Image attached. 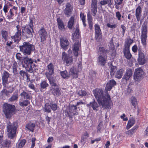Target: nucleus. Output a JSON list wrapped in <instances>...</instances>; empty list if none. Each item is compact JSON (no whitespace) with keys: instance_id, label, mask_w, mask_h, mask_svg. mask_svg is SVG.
Here are the masks:
<instances>
[{"instance_id":"nucleus-27","label":"nucleus","mask_w":148,"mask_h":148,"mask_svg":"<svg viewBox=\"0 0 148 148\" xmlns=\"http://www.w3.org/2000/svg\"><path fill=\"white\" fill-rule=\"evenodd\" d=\"M132 70L128 69L126 71V73L124 75L123 78L126 81H128L132 75Z\"/></svg>"},{"instance_id":"nucleus-3","label":"nucleus","mask_w":148,"mask_h":148,"mask_svg":"<svg viewBox=\"0 0 148 148\" xmlns=\"http://www.w3.org/2000/svg\"><path fill=\"white\" fill-rule=\"evenodd\" d=\"M23 61L25 64L22 66L25 68L26 70L29 72L32 73L35 71L36 65L34 64L32 59L28 57H25Z\"/></svg>"},{"instance_id":"nucleus-54","label":"nucleus","mask_w":148,"mask_h":148,"mask_svg":"<svg viewBox=\"0 0 148 148\" xmlns=\"http://www.w3.org/2000/svg\"><path fill=\"white\" fill-rule=\"evenodd\" d=\"M91 10L93 13L92 15L95 16L97 12V7H91Z\"/></svg>"},{"instance_id":"nucleus-19","label":"nucleus","mask_w":148,"mask_h":148,"mask_svg":"<svg viewBox=\"0 0 148 148\" xmlns=\"http://www.w3.org/2000/svg\"><path fill=\"white\" fill-rule=\"evenodd\" d=\"M60 46L64 50L67 49V47L69 45V42L65 38H60Z\"/></svg>"},{"instance_id":"nucleus-57","label":"nucleus","mask_w":148,"mask_h":148,"mask_svg":"<svg viewBox=\"0 0 148 148\" xmlns=\"http://www.w3.org/2000/svg\"><path fill=\"white\" fill-rule=\"evenodd\" d=\"M107 26L110 28H115L117 27L116 24H115L113 25H111L110 23H108L107 24Z\"/></svg>"},{"instance_id":"nucleus-46","label":"nucleus","mask_w":148,"mask_h":148,"mask_svg":"<svg viewBox=\"0 0 148 148\" xmlns=\"http://www.w3.org/2000/svg\"><path fill=\"white\" fill-rule=\"evenodd\" d=\"M147 35H141V40L142 43L144 45L146 44Z\"/></svg>"},{"instance_id":"nucleus-13","label":"nucleus","mask_w":148,"mask_h":148,"mask_svg":"<svg viewBox=\"0 0 148 148\" xmlns=\"http://www.w3.org/2000/svg\"><path fill=\"white\" fill-rule=\"evenodd\" d=\"M10 74L7 71H3L2 75V84L5 87L7 88L8 83V79L9 77Z\"/></svg>"},{"instance_id":"nucleus-35","label":"nucleus","mask_w":148,"mask_h":148,"mask_svg":"<svg viewBox=\"0 0 148 148\" xmlns=\"http://www.w3.org/2000/svg\"><path fill=\"white\" fill-rule=\"evenodd\" d=\"M13 12L14 10L13 9H10L8 13V14L7 16V19L8 20L10 21L11 19H13L12 17L14 15Z\"/></svg>"},{"instance_id":"nucleus-29","label":"nucleus","mask_w":148,"mask_h":148,"mask_svg":"<svg viewBox=\"0 0 148 148\" xmlns=\"http://www.w3.org/2000/svg\"><path fill=\"white\" fill-rule=\"evenodd\" d=\"M35 126V123L30 122L27 124L26 125L25 127L29 130L33 132L34 130V128Z\"/></svg>"},{"instance_id":"nucleus-2","label":"nucleus","mask_w":148,"mask_h":148,"mask_svg":"<svg viewBox=\"0 0 148 148\" xmlns=\"http://www.w3.org/2000/svg\"><path fill=\"white\" fill-rule=\"evenodd\" d=\"M72 36L73 40H78L76 41L72 46V49L74 56H77L80 51L79 40L80 37L78 29H76L75 33L73 34Z\"/></svg>"},{"instance_id":"nucleus-59","label":"nucleus","mask_w":148,"mask_h":148,"mask_svg":"<svg viewBox=\"0 0 148 148\" xmlns=\"http://www.w3.org/2000/svg\"><path fill=\"white\" fill-rule=\"evenodd\" d=\"M97 7V0H92L91 7Z\"/></svg>"},{"instance_id":"nucleus-14","label":"nucleus","mask_w":148,"mask_h":148,"mask_svg":"<svg viewBox=\"0 0 148 148\" xmlns=\"http://www.w3.org/2000/svg\"><path fill=\"white\" fill-rule=\"evenodd\" d=\"M81 104H82L84 103L80 101L77 102L76 105H73L72 106V109L73 110V111H72V110H70L69 112H68V114L69 117H72L75 115L78 114V112H76L75 111L77 109V106H79Z\"/></svg>"},{"instance_id":"nucleus-45","label":"nucleus","mask_w":148,"mask_h":148,"mask_svg":"<svg viewBox=\"0 0 148 148\" xmlns=\"http://www.w3.org/2000/svg\"><path fill=\"white\" fill-rule=\"evenodd\" d=\"M18 98V95H13L8 99V101L10 102H13L14 101H16L17 100Z\"/></svg>"},{"instance_id":"nucleus-40","label":"nucleus","mask_w":148,"mask_h":148,"mask_svg":"<svg viewBox=\"0 0 148 148\" xmlns=\"http://www.w3.org/2000/svg\"><path fill=\"white\" fill-rule=\"evenodd\" d=\"M110 2L107 0H103L101 1L99 3H98V4L100 6L102 5H104L108 4L109 6L111 5H110Z\"/></svg>"},{"instance_id":"nucleus-53","label":"nucleus","mask_w":148,"mask_h":148,"mask_svg":"<svg viewBox=\"0 0 148 148\" xmlns=\"http://www.w3.org/2000/svg\"><path fill=\"white\" fill-rule=\"evenodd\" d=\"M116 70V67L115 66H111L110 74L112 76L114 75L115 72Z\"/></svg>"},{"instance_id":"nucleus-6","label":"nucleus","mask_w":148,"mask_h":148,"mask_svg":"<svg viewBox=\"0 0 148 148\" xmlns=\"http://www.w3.org/2000/svg\"><path fill=\"white\" fill-rule=\"evenodd\" d=\"M20 51L25 55H30L34 49V46L28 42H24L23 45L19 46Z\"/></svg>"},{"instance_id":"nucleus-10","label":"nucleus","mask_w":148,"mask_h":148,"mask_svg":"<svg viewBox=\"0 0 148 148\" xmlns=\"http://www.w3.org/2000/svg\"><path fill=\"white\" fill-rule=\"evenodd\" d=\"M62 58L63 62H65L66 64H70L72 63V56L68 55L64 52H63L62 53Z\"/></svg>"},{"instance_id":"nucleus-26","label":"nucleus","mask_w":148,"mask_h":148,"mask_svg":"<svg viewBox=\"0 0 148 148\" xmlns=\"http://www.w3.org/2000/svg\"><path fill=\"white\" fill-rule=\"evenodd\" d=\"M72 8L71 5L69 3H67L66 5V7L64 10L65 14L67 15H69L72 11Z\"/></svg>"},{"instance_id":"nucleus-50","label":"nucleus","mask_w":148,"mask_h":148,"mask_svg":"<svg viewBox=\"0 0 148 148\" xmlns=\"http://www.w3.org/2000/svg\"><path fill=\"white\" fill-rule=\"evenodd\" d=\"M51 106L48 103H47L45 104V112H51Z\"/></svg>"},{"instance_id":"nucleus-62","label":"nucleus","mask_w":148,"mask_h":148,"mask_svg":"<svg viewBox=\"0 0 148 148\" xmlns=\"http://www.w3.org/2000/svg\"><path fill=\"white\" fill-rule=\"evenodd\" d=\"M8 6L6 5H4V6L3 7V10L4 12L6 13L8 12Z\"/></svg>"},{"instance_id":"nucleus-16","label":"nucleus","mask_w":148,"mask_h":148,"mask_svg":"<svg viewBox=\"0 0 148 148\" xmlns=\"http://www.w3.org/2000/svg\"><path fill=\"white\" fill-rule=\"evenodd\" d=\"M138 58V61L140 65L144 64L146 62L145 57L144 54L140 51H139Z\"/></svg>"},{"instance_id":"nucleus-9","label":"nucleus","mask_w":148,"mask_h":148,"mask_svg":"<svg viewBox=\"0 0 148 148\" xmlns=\"http://www.w3.org/2000/svg\"><path fill=\"white\" fill-rule=\"evenodd\" d=\"M38 33L40 38V42L44 44L47 36V32L44 28L42 27L39 30Z\"/></svg>"},{"instance_id":"nucleus-1","label":"nucleus","mask_w":148,"mask_h":148,"mask_svg":"<svg viewBox=\"0 0 148 148\" xmlns=\"http://www.w3.org/2000/svg\"><path fill=\"white\" fill-rule=\"evenodd\" d=\"M116 84V82L114 80L112 79L109 81L106 85L104 95L103 94V91L101 89H98L93 90L95 97L99 105L102 108H107L110 107V104L111 100L107 92L110 90Z\"/></svg>"},{"instance_id":"nucleus-56","label":"nucleus","mask_w":148,"mask_h":148,"mask_svg":"<svg viewBox=\"0 0 148 148\" xmlns=\"http://www.w3.org/2000/svg\"><path fill=\"white\" fill-rule=\"evenodd\" d=\"M19 74L20 75L23 77L27 75V73L25 71H24L23 70H21L19 72Z\"/></svg>"},{"instance_id":"nucleus-41","label":"nucleus","mask_w":148,"mask_h":148,"mask_svg":"<svg viewBox=\"0 0 148 148\" xmlns=\"http://www.w3.org/2000/svg\"><path fill=\"white\" fill-rule=\"evenodd\" d=\"M48 86L49 84L45 81H42L40 84V88L42 89L46 88Z\"/></svg>"},{"instance_id":"nucleus-11","label":"nucleus","mask_w":148,"mask_h":148,"mask_svg":"<svg viewBox=\"0 0 148 148\" xmlns=\"http://www.w3.org/2000/svg\"><path fill=\"white\" fill-rule=\"evenodd\" d=\"M107 56L106 55H99L97 58L98 64L104 66L107 61Z\"/></svg>"},{"instance_id":"nucleus-60","label":"nucleus","mask_w":148,"mask_h":148,"mask_svg":"<svg viewBox=\"0 0 148 148\" xmlns=\"http://www.w3.org/2000/svg\"><path fill=\"white\" fill-rule=\"evenodd\" d=\"M80 18L82 21H85V16L84 15V14L81 12L80 14Z\"/></svg>"},{"instance_id":"nucleus-37","label":"nucleus","mask_w":148,"mask_h":148,"mask_svg":"<svg viewBox=\"0 0 148 148\" xmlns=\"http://www.w3.org/2000/svg\"><path fill=\"white\" fill-rule=\"evenodd\" d=\"M47 77L48 79L50 84L51 85V86L50 87H52L53 86V88H54L57 86L54 81L51 78V76H47Z\"/></svg>"},{"instance_id":"nucleus-48","label":"nucleus","mask_w":148,"mask_h":148,"mask_svg":"<svg viewBox=\"0 0 148 148\" xmlns=\"http://www.w3.org/2000/svg\"><path fill=\"white\" fill-rule=\"evenodd\" d=\"M131 102L132 105L135 107L137 103V100L136 98L134 97H132L131 98Z\"/></svg>"},{"instance_id":"nucleus-47","label":"nucleus","mask_w":148,"mask_h":148,"mask_svg":"<svg viewBox=\"0 0 148 148\" xmlns=\"http://www.w3.org/2000/svg\"><path fill=\"white\" fill-rule=\"evenodd\" d=\"M61 74L62 77L64 78H68L69 76V74L66 71L61 72Z\"/></svg>"},{"instance_id":"nucleus-7","label":"nucleus","mask_w":148,"mask_h":148,"mask_svg":"<svg viewBox=\"0 0 148 148\" xmlns=\"http://www.w3.org/2000/svg\"><path fill=\"white\" fill-rule=\"evenodd\" d=\"M16 31L14 36H12V39H13L15 42H18L21 37V27L19 25L16 26Z\"/></svg>"},{"instance_id":"nucleus-21","label":"nucleus","mask_w":148,"mask_h":148,"mask_svg":"<svg viewBox=\"0 0 148 148\" xmlns=\"http://www.w3.org/2000/svg\"><path fill=\"white\" fill-rule=\"evenodd\" d=\"M142 9L140 6H138L136 10L135 16L138 22H139L141 18Z\"/></svg>"},{"instance_id":"nucleus-12","label":"nucleus","mask_w":148,"mask_h":148,"mask_svg":"<svg viewBox=\"0 0 148 148\" xmlns=\"http://www.w3.org/2000/svg\"><path fill=\"white\" fill-rule=\"evenodd\" d=\"M143 71L141 68L136 69L134 76V79L136 81L140 80L143 76Z\"/></svg>"},{"instance_id":"nucleus-58","label":"nucleus","mask_w":148,"mask_h":148,"mask_svg":"<svg viewBox=\"0 0 148 148\" xmlns=\"http://www.w3.org/2000/svg\"><path fill=\"white\" fill-rule=\"evenodd\" d=\"M51 106V108L53 111H55L57 108V105L56 104H52Z\"/></svg>"},{"instance_id":"nucleus-64","label":"nucleus","mask_w":148,"mask_h":148,"mask_svg":"<svg viewBox=\"0 0 148 148\" xmlns=\"http://www.w3.org/2000/svg\"><path fill=\"white\" fill-rule=\"evenodd\" d=\"M132 50L134 52H136L137 51V47L136 45H134V46L132 48Z\"/></svg>"},{"instance_id":"nucleus-33","label":"nucleus","mask_w":148,"mask_h":148,"mask_svg":"<svg viewBox=\"0 0 148 148\" xmlns=\"http://www.w3.org/2000/svg\"><path fill=\"white\" fill-rule=\"evenodd\" d=\"M135 120L133 118L130 119L128 122L126 126V129L127 130L129 129L135 123Z\"/></svg>"},{"instance_id":"nucleus-43","label":"nucleus","mask_w":148,"mask_h":148,"mask_svg":"<svg viewBox=\"0 0 148 148\" xmlns=\"http://www.w3.org/2000/svg\"><path fill=\"white\" fill-rule=\"evenodd\" d=\"M20 95L24 99H29L30 97V96L29 94L24 91H23L22 93Z\"/></svg>"},{"instance_id":"nucleus-5","label":"nucleus","mask_w":148,"mask_h":148,"mask_svg":"<svg viewBox=\"0 0 148 148\" xmlns=\"http://www.w3.org/2000/svg\"><path fill=\"white\" fill-rule=\"evenodd\" d=\"M6 127L8 137L13 139L16 136L18 127L17 123L16 122L11 123L9 122L7 123Z\"/></svg>"},{"instance_id":"nucleus-52","label":"nucleus","mask_w":148,"mask_h":148,"mask_svg":"<svg viewBox=\"0 0 148 148\" xmlns=\"http://www.w3.org/2000/svg\"><path fill=\"white\" fill-rule=\"evenodd\" d=\"M78 95L80 96H85L86 95L87 93L85 90H79L77 92Z\"/></svg>"},{"instance_id":"nucleus-30","label":"nucleus","mask_w":148,"mask_h":148,"mask_svg":"<svg viewBox=\"0 0 148 148\" xmlns=\"http://www.w3.org/2000/svg\"><path fill=\"white\" fill-rule=\"evenodd\" d=\"M74 17L73 16L71 17L69 19L67 25L68 28L69 29H72L74 25Z\"/></svg>"},{"instance_id":"nucleus-25","label":"nucleus","mask_w":148,"mask_h":148,"mask_svg":"<svg viewBox=\"0 0 148 148\" xmlns=\"http://www.w3.org/2000/svg\"><path fill=\"white\" fill-rule=\"evenodd\" d=\"M97 51L99 55H106V54L109 52L108 50L106 49L104 47L100 46L97 49Z\"/></svg>"},{"instance_id":"nucleus-42","label":"nucleus","mask_w":148,"mask_h":148,"mask_svg":"<svg viewBox=\"0 0 148 148\" xmlns=\"http://www.w3.org/2000/svg\"><path fill=\"white\" fill-rule=\"evenodd\" d=\"M11 142L10 140H4L3 143V145L5 147H9L10 146Z\"/></svg>"},{"instance_id":"nucleus-17","label":"nucleus","mask_w":148,"mask_h":148,"mask_svg":"<svg viewBox=\"0 0 148 148\" xmlns=\"http://www.w3.org/2000/svg\"><path fill=\"white\" fill-rule=\"evenodd\" d=\"M47 72L45 73V75L47 76H50L54 73V66L52 63H50L47 66L46 69Z\"/></svg>"},{"instance_id":"nucleus-18","label":"nucleus","mask_w":148,"mask_h":148,"mask_svg":"<svg viewBox=\"0 0 148 148\" xmlns=\"http://www.w3.org/2000/svg\"><path fill=\"white\" fill-rule=\"evenodd\" d=\"M95 38L99 39L101 37V32L100 26L97 24H95Z\"/></svg>"},{"instance_id":"nucleus-22","label":"nucleus","mask_w":148,"mask_h":148,"mask_svg":"<svg viewBox=\"0 0 148 148\" xmlns=\"http://www.w3.org/2000/svg\"><path fill=\"white\" fill-rule=\"evenodd\" d=\"M57 24L59 30L64 31L65 30V26L63 21L60 18H58Z\"/></svg>"},{"instance_id":"nucleus-31","label":"nucleus","mask_w":148,"mask_h":148,"mask_svg":"<svg viewBox=\"0 0 148 148\" xmlns=\"http://www.w3.org/2000/svg\"><path fill=\"white\" fill-rule=\"evenodd\" d=\"M133 42V40L130 39H127L125 43L124 49H130V46Z\"/></svg>"},{"instance_id":"nucleus-32","label":"nucleus","mask_w":148,"mask_h":148,"mask_svg":"<svg viewBox=\"0 0 148 148\" xmlns=\"http://www.w3.org/2000/svg\"><path fill=\"white\" fill-rule=\"evenodd\" d=\"M129 49H130L124 48L123 50L125 56L127 59H130L132 56V55L130 53Z\"/></svg>"},{"instance_id":"nucleus-20","label":"nucleus","mask_w":148,"mask_h":148,"mask_svg":"<svg viewBox=\"0 0 148 148\" xmlns=\"http://www.w3.org/2000/svg\"><path fill=\"white\" fill-rule=\"evenodd\" d=\"M50 87V90L52 94L54 96L58 97L61 95V92L58 86L53 88Z\"/></svg>"},{"instance_id":"nucleus-44","label":"nucleus","mask_w":148,"mask_h":148,"mask_svg":"<svg viewBox=\"0 0 148 148\" xmlns=\"http://www.w3.org/2000/svg\"><path fill=\"white\" fill-rule=\"evenodd\" d=\"M123 0H116L114 1L115 6V8L116 9H119V5L121 4Z\"/></svg>"},{"instance_id":"nucleus-34","label":"nucleus","mask_w":148,"mask_h":148,"mask_svg":"<svg viewBox=\"0 0 148 148\" xmlns=\"http://www.w3.org/2000/svg\"><path fill=\"white\" fill-rule=\"evenodd\" d=\"M124 71V70L123 69L117 71L116 73L115 77L118 79L121 78L123 75Z\"/></svg>"},{"instance_id":"nucleus-36","label":"nucleus","mask_w":148,"mask_h":148,"mask_svg":"<svg viewBox=\"0 0 148 148\" xmlns=\"http://www.w3.org/2000/svg\"><path fill=\"white\" fill-rule=\"evenodd\" d=\"M90 105L93 108V110H97V108L98 107L99 105L96 101L94 100L92 102H91L90 103Z\"/></svg>"},{"instance_id":"nucleus-61","label":"nucleus","mask_w":148,"mask_h":148,"mask_svg":"<svg viewBox=\"0 0 148 148\" xmlns=\"http://www.w3.org/2000/svg\"><path fill=\"white\" fill-rule=\"evenodd\" d=\"M22 56L20 53H17L16 54V58L18 60H20L22 58Z\"/></svg>"},{"instance_id":"nucleus-28","label":"nucleus","mask_w":148,"mask_h":148,"mask_svg":"<svg viewBox=\"0 0 148 148\" xmlns=\"http://www.w3.org/2000/svg\"><path fill=\"white\" fill-rule=\"evenodd\" d=\"M17 64L16 62H14L13 63L12 68L13 69V73L14 74L13 76L15 77H18V73L17 69Z\"/></svg>"},{"instance_id":"nucleus-49","label":"nucleus","mask_w":148,"mask_h":148,"mask_svg":"<svg viewBox=\"0 0 148 148\" xmlns=\"http://www.w3.org/2000/svg\"><path fill=\"white\" fill-rule=\"evenodd\" d=\"M1 35L3 38L5 40L8 39V32L5 31H1Z\"/></svg>"},{"instance_id":"nucleus-51","label":"nucleus","mask_w":148,"mask_h":148,"mask_svg":"<svg viewBox=\"0 0 148 148\" xmlns=\"http://www.w3.org/2000/svg\"><path fill=\"white\" fill-rule=\"evenodd\" d=\"M142 35H147V26L144 24L142 27Z\"/></svg>"},{"instance_id":"nucleus-55","label":"nucleus","mask_w":148,"mask_h":148,"mask_svg":"<svg viewBox=\"0 0 148 148\" xmlns=\"http://www.w3.org/2000/svg\"><path fill=\"white\" fill-rule=\"evenodd\" d=\"M116 17L117 18L118 20L119 21L121 20V15L119 11L116 12Z\"/></svg>"},{"instance_id":"nucleus-15","label":"nucleus","mask_w":148,"mask_h":148,"mask_svg":"<svg viewBox=\"0 0 148 148\" xmlns=\"http://www.w3.org/2000/svg\"><path fill=\"white\" fill-rule=\"evenodd\" d=\"M31 29L32 31H33V28L29 27L27 26L24 29L25 32L22 31L23 35L25 36L26 38L32 37V34L30 30Z\"/></svg>"},{"instance_id":"nucleus-63","label":"nucleus","mask_w":148,"mask_h":148,"mask_svg":"<svg viewBox=\"0 0 148 148\" xmlns=\"http://www.w3.org/2000/svg\"><path fill=\"white\" fill-rule=\"evenodd\" d=\"M121 119H123L124 121H127V117H126L125 115L123 114L121 116Z\"/></svg>"},{"instance_id":"nucleus-4","label":"nucleus","mask_w":148,"mask_h":148,"mask_svg":"<svg viewBox=\"0 0 148 148\" xmlns=\"http://www.w3.org/2000/svg\"><path fill=\"white\" fill-rule=\"evenodd\" d=\"M15 106L7 103H4L3 105V111L5 118L9 119L13 115L15 111Z\"/></svg>"},{"instance_id":"nucleus-39","label":"nucleus","mask_w":148,"mask_h":148,"mask_svg":"<svg viewBox=\"0 0 148 148\" xmlns=\"http://www.w3.org/2000/svg\"><path fill=\"white\" fill-rule=\"evenodd\" d=\"M26 142V140H23L20 142H18L17 145V147L18 148H21L24 145Z\"/></svg>"},{"instance_id":"nucleus-23","label":"nucleus","mask_w":148,"mask_h":148,"mask_svg":"<svg viewBox=\"0 0 148 148\" xmlns=\"http://www.w3.org/2000/svg\"><path fill=\"white\" fill-rule=\"evenodd\" d=\"M12 92L5 89H3L0 92V96L2 99H4L6 97H9L10 95V93Z\"/></svg>"},{"instance_id":"nucleus-38","label":"nucleus","mask_w":148,"mask_h":148,"mask_svg":"<svg viewBox=\"0 0 148 148\" xmlns=\"http://www.w3.org/2000/svg\"><path fill=\"white\" fill-rule=\"evenodd\" d=\"M29 103V101L27 100H25L23 101H20L19 102L20 106L23 107L27 106Z\"/></svg>"},{"instance_id":"nucleus-24","label":"nucleus","mask_w":148,"mask_h":148,"mask_svg":"<svg viewBox=\"0 0 148 148\" xmlns=\"http://www.w3.org/2000/svg\"><path fill=\"white\" fill-rule=\"evenodd\" d=\"M138 127V126H134L132 129L125 132L126 134L128 137H132L133 134L135 132Z\"/></svg>"},{"instance_id":"nucleus-8","label":"nucleus","mask_w":148,"mask_h":148,"mask_svg":"<svg viewBox=\"0 0 148 148\" xmlns=\"http://www.w3.org/2000/svg\"><path fill=\"white\" fill-rule=\"evenodd\" d=\"M82 70V64L80 62L78 66L77 69L76 67H72L70 70V74L72 75L73 78H77L78 75V72Z\"/></svg>"}]
</instances>
